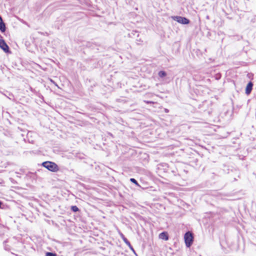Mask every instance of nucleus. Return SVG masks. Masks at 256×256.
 Returning <instances> with one entry per match:
<instances>
[{
	"label": "nucleus",
	"instance_id": "1",
	"mask_svg": "<svg viewBox=\"0 0 256 256\" xmlns=\"http://www.w3.org/2000/svg\"><path fill=\"white\" fill-rule=\"evenodd\" d=\"M42 165L44 167L51 172H56L59 170L58 165L54 162H44L42 164Z\"/></svg>",
	"mask_w": 256,
	"mask_h": 256
},
{
	"label": "nucleus",
	"instance_id": "2",
	"mask_svg": "<svg viewBox=\"0 0 256 256\" xmlns=\"http://www.w3.org/2000/svg\"><path fill=\"white\" fill-rule=\"evenodd\" d=\"M185 243L187 247H190L193 241V236L190 232H186L184 234Z\"/></svg>",
	"mask_w": 256,
	"mask_h": 256
},
{
	"label": "nucleus",
	"instance_id": "3",
	"mask_svg": "<svg viewBox=\"0 0 256 256\" xmlns=\"http://www.w3.org/2000/svg\"><path fill=\"white\" fill-rule=\"evenodd\" d=\"M172 18L182 24H188L190 22V20L188 19L180 16H172Z\"/></svg>",
	"mask_w": 256,
	"mask_h": 256
},
{
	"label": "nucleus",
	"instance_id": "4",
	"mask_svg": "<svg viewBox=\"0 0 256 256\" xmlns=\"http://www.w3.org/2000/svg\"><path fill=\"white\" fill-rule=\"evenodd\" d=\"M0 48L4 52H8L9 48L3 40H0Z\"/></svg>",
	"mask_w": 256,
	"mask_h": 256
},
{
	"label": "nucleus",
	"instance_id": "5",
	"mask_svg": "<svg viewBox=\"0 0 256 256\" xmlns=\"http://www.w3.org/2000/svg\"><path fill=\"white\" fill-rule=\"evenodd\" d=\"M252 86L253 84L252 82H250L248 83L246 88V94H249L251 92L252 88Z\"/></svg>",
	"mask_w": 256,
	"mask_h": 256
},
{
	"label": "nucleus",
	"instance_id": "6",
	"mask_svg": "<svg viewBox=\"0 0 256 256\" xmlns=\"http://www.w3.org/2000/svg\"><path fill=\"white\" fill-rule=\"evenodd\" d=\"M0 30L4 32L6 31V26L4 22L2 17L0 16Z\"/></svg>",
	"mask_w": 256,
	"mask_h": 256
},
{
	"label": "nucleus",
	"instance_id": "7",
	"mask_svg": "<svg viewBox=\"0 0 256 256\" xmlns=\"http://www.w3.org/2000/svg\"><path fill=\"white\" fill-rule=\"evenodd\" d=\"M159 237L160 238L165 240H168V237L166 233L163 232L160 234Z\"/></svg>",
	"mask_w": 256,
	"mask_h": 256
},
{
	"label": "nucleus",
	"instance_id": "8",
	"mask_svg": "<svg viewBox=\"0 0 256 256\" xmlns=\"http://www.w3.org/2000/svg\"><path fill=\"white\" fill-rule=\"evenodd\" d=\"M122 238L124 242L128 246H130V242L128 241V240L122 234H121Z\"/></svg>",
	"mask_w": 256,
	"mask_h": 256
},
{
	"label": "nucleus",
	"instance_id": "9",
	"mask_svg": "<svg viewBox=\"0 0 256 256\" xmlns=\"http://www.w3.org/2000/svg\"><path fill=\"white\" fill-rule=\"evenodd\" d=\"M166 74L165 72L164 71H160L159 72H158V76L160 78H164V77L165 76H166Z\"/></svg>",
	"mask_w": 256,
	"mask_h": 256
},
{
	"label": "nucleus",
	"instance_id": "10",
	"mask_svg": "<svg viewBox=\"0 0 256 256\" xmlns=\"http://www.w3.org/2000/svg\"><path fill=\"white\" fill-rule=\"evenodd\" d=\"M71 210H72L73 212H76L78 211V208L76 206H72L71 207Z\"/></svg>",
	"mask_w": 256,
	"mask_h": 256
},
{
	"label": "nucleus",
	"instance_id": "11",
	"mask_svg": "<svg viewBox=\"0 0 256 256\" xmlns=\"http://www.w3.org/2000/svg\"><path fill=\"white\" fill-rule=\"evenodd\" d=\"M130 182H132L135 184L136 186H139V184H138V182H137V181L134 178H131L130 179Z\"/></svg>",
	"mask_w": 256,
	"mask_h": 256
},
{
	"label": "nucleus",
	"instance_id": "12",
	"mask_svg": "<svg viewBox=\"0 0 256 256\" xmlns=\"http://www.w3.org/2000/svg\"><path fill=\"white\" fill-rule=\"evenodd\" d=\"M46 256H56V254L52 252H48L46 254Z\"/></svg>",
	"mask_w": 256,
	"mask_h": 256
}]
</instances>
